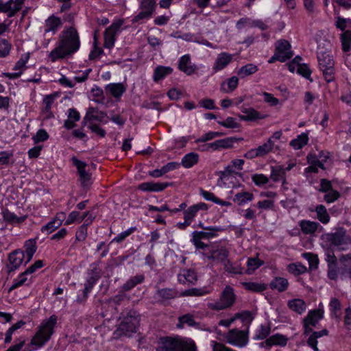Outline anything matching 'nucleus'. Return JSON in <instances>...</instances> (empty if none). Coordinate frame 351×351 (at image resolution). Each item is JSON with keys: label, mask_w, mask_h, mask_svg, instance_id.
I'll list each match as a JSON object with an SVG mask.
<instances>
[{"label": "nucleus", "mask_w": 351, "mask_h": 351, "mask_svg": "<svg viewBox=\"0 0 351 351\" xmlns=\"http://www.w3.org/2000/svg\"><path fill=\"white\" fill-rule=\"evenodd\" d=\"M58 96V93H53L52 94L46 95L43 99V104H45L44 111L47 113L51 114V108L55 99Z\"/></svg>", "instance_id": "3c124183"}, {"label": "nucleus", "mask_w": 351, "mask_h": 351, "mask_svg": "<svg viewBox=\"0 0 351 351\" xmlns=\"http://www.w3.org/2000/svg\"><path fill=\"white\" fill-rule=\"evenodd\" d=\"M218 123L227 128H238L239 124L236 122V120L233 117H228L225 121H218Z\"/></svg>", "instance_id": "0e129e2a"}, {"label": "nucleus", "mask_w": 351, "mask_h": 351, "mask_svg": "<svg viewBox=\"0 0 351 351\" xmlns=\"http://www.w3.org/2000/svg\"><path fill=\"white\" fill-rule=\"evenodd\" d=\"M62 25V23L61 19L52 15L45 21L44 32L45 34L51 32L52 34H55Z\"/></svg>", "instance_id": "aec40b11"}, {"label": "nucleus", "mask_w": 351, "mask_h": 351, "mask_svg": "<svg viewBox=\"0 0 351 351\" xmlns=\"http://www.w3.org/2000/svg\"><path fill=\"white\" fill-rule=\"evenodd\" d=\"M156 8V0H141L140 3V9L141 11L134 17L133 23L139 20L149 19L152 16Z\"/></svg>", "instance_id": "f8f14e48"}, {"label": "nucleus", "mask_w": 351, "mask_h": 351, "mask_svg": "<svg viewBox=\"0 0 351 351\" xmlns=\"http://www.w3.org/2000/svg\"><path fill=\"white\" fill-rule=\"evenodd\" d=\"M73 164L76 167L77 172L80 175V179L83 186L88 185V182L90 179V175L86 171L87 164L83 161L78 160L75 156L71 158Z\"/></svg>", "instance_id": "2eb2a0df"}, {"label": "nucleus", "mask_w": 351, "mask_h": 351, "mask_svg": "<svg viewBox=\"0 0 351 351\" xmlns=\"http://www.w3.org/2000/svg\"><path fill=\"white\" fill-rule=\"evenodd\" d=\"M274 148V141L271 138H269L268 141L262 145L258 146L256 148L258 155L259 157H263L271 152Z\"/></svg>", "instance_id": "a18cd8bd"}, {"label": "nucleus", "mask_w": 351, "mask_h": 351, "mask_svg": "<svg viewBox=\"0 0 351 351\" xmlns=\"http://www.w3.org/2000/svg\"><path fill=\"white\" fill-rule=\"evenodd\" d=\"M106 117V113L102 111H99L97 108L90 107L88 108L86 111V114L84 118L82 121L83 125H85L86 121L95 120L99 122H104L106 123V121H104L105 117Z\"/></svg>", "instance_id": "6ab92c4d"}, {"label": "nucleus", "mask_w": 351, "mask_h": 351, "mask_svg": "<svg viewBox=\"0 0 351 351\" xmlns=\"http://www.w3.org/2000/svg\"><path fill=\"white\" fill-rule=\"evenodd\" d=\"M3 219L10 223H20L26 219L25 216L17 217L14 213L10 212L8 209H5L2 212Z\"/></svg>", "instance_id": "4c0bfd02"}, {"label": "nucleus", "mask_w": 351, "mask_h": 351, "mask_svg": "<svg viewBox=\"0 0 351 351\" xmlns=\"http://www.w3.org/2000/svg\"><path fill=\"white\" fill-rule=\"evenodd\" d=\"M328 331L326 329H323L320 331L313 332L307 340L308 346L311 347L314 351H319V349L317 348V338H319L324 335H328Z\"/></svg>", "instance_id": "473e14b6"}, {"label": "nucleus", "mask_w": 351, "mask_h": 351, "mask_svg": "<svg viewBox=\"0 0 351 351\" xmlns=\"http://www.w3.org/2000/svg\"><path fill=\"white\" fill-rule=\"evenodd\" d=\"M351 21L350 19H344L340 16L337 17L335 26L337 29H339L342 32H345L346 28L348 27V23H350Z\"/></svg>", "instance_id": "774afa93"}, {"label": "nucleus", "mask_w": 351, "mask_h": 351, "mask_svg": "<svg viewBox=\"0 0 351 351\" xmlns=\"http://www.w3.org/2000/svg\"><path fill=\"white\" fill-rule=\"evenodd\" d=\"M25 253L27 255V261H25V264L29 263L32 257L36 251V241L33 239L28 240L25 242Z\"/></svg>", "instance_id": "09e8293b"}, {"label": "nucleus", "mask_w": 351, "mask_h": 351, "mask_svg": "<svg viewBox=\"0 0 351 351\" xmlns=\"http://www.w3.org/2000/svg\"><path fill=\"white\" fill-rule=\"evenodd\" d=\"M254 199V195L252 193L241 191L237 193L233 197L234 202L238 205L241 206L248 202L252 201Z\"/></svg>", "instance_id": "e433bc0d"}, {"label": "nucleus", "mask_w": 351, "mask_h": 351, "mask_svg": "<svg viewBox=\"0 0 351 351\" xmlns=\"http://www.w3.org/2000/svg\"><path fill=\"white\" fill-rule=\"evenodd\" d=\"M24 258L25 254L21 250H15L10 253L8 258L9 263L6 265L8 271L10 273L18 269L22 264Z\"/></svg>", "instance_id": "4468645a"}, {"label": "nucleus", "mask_w": 351, "mask_h": 351, "mask_svg": "<svg viewBox=\"0 0 351 351\" xmlns=\"http://www.w3.org/2000/svg\"><path fill=\"white\" fill-rule=\"evenodd\" d=\"M173 69L169 66H158L154 72L153 79L154 81L158 82L162 80L167 75L171 74Z\"/></svg>", "instance_id": "c9c22d12"}, {"label": "nucleus", "mask_w": 351, "mask_h": 351, "mask_svg": "<svg viewBox=\"0 0 351 351\" xmlns=\"http://www.w3.org/2000/svg\"><path fill=\"white\" fill-rule=\"evenodd\" d=\"M287 306L291 311L298 314H302L306 308V302L299 298L289 300Z\"/></svg>", "instance_id": "2f4dec72"}, {"label": "nucleus", "mask_w": 351, "mask_h": 351, "mask_svg": "<svg viewBox=\"0 0 351 351\" xmlns=\"http://www.w3.org/2000/svg\"><path fill=\"white\" fill-rule=\"evenodd\" d=\"M293 56L291 51V45L286 40H280L277 42L275 49V58L284 62Z\"/></svg>", "instance_id": "9b49d317"}, {"label": "nucleus", "mask_w": 351, "mask_h": 351, "mask_svg": "<svg viewBox=\"0 0 351 351\" xmlns=\"http://www.w3.org/2000/svg\"><path fill=\"white\" fill-rule=\"evenodd\" d=\"M80 42L77 30L70 27L62 32L58 46L53 49L49 58L54 62L59 59H62L67 56L76 52L80 47Z\"/></svg>", "instance_id": "f257e3e1"}, {"label": "nucleus", "mask_w": 351, "mask_h": 351, "mask_svg": "<svg viewBox=\"0 0 351 351\" xmlns=\"http://www.w3.org/2000/svg\"><path fill=\"white\" fill-rule=\"evenodd\" d=\"M323 311L321 309H315L310 311L308 315L304 317L303 322H305L306 324L316 326L319 320L323 318Z\"/></svg>", "instance_id": "bb28decb"}, {"label": "nucleus", "mask_w": 351, "mask_h": 351, "mask_svg": "<svg viewBox=\"0 0 351 351\" xmlns=\"http://www.w3.org/2000/svg\"><path fill=\"white\" fill-rule=\"evenodd\" d=\"M242 138L228 137L223 139L219 140V146L221 149L231 148L234 143L242 141Z\"/></svg>", "instance_id": "603ef678"}, {"label": "nucleus", "mask_w": 351, "mask_h": 351, "mask_svg": "<svg viewBox=\"0 0 351 351\" xmlns=\"http://www.w3.org/2000/svg\"><path fill=\"white\" fill-rule=\"evenodd\" d=\"M317 60L325 80L327 82H332L335 80V62L332 56L328 52L318 53Z\"/></svg>", "instance_id": "423d86ee"}, {"label": "nucleus", "mask_w": 351, "mask_h": 351, "mask_svg": "<svg viewBox=\"0 0 351 351\" xmlns=\"http://www.w3.org/2000/svg\"><path fill=\"white\" fill-rule=\"evenodd\" d=\"M303 256L308 260L310 267L317 268L319 259L316 254L311 253H304L303 254Z\"/></svg>", "instance_id": "e2e57ef3"}, {"label": "nucleus", "mask_w": 351, "mask_h": 351, "mask_svg": "<svg viewBox=\"0 0 351 351\" xmlns=\"http://www.w3.org/2000/svg\"><path fill=\"white\" fill-rule=\"evenodd\" d=\"M232 60V56L231 54L223 52L219 54L215 62L213 65V69L215 72L222 70L226 67Z\"/></svg>", "instance_id": "5701e85b"}, {"label": "nucleus", "mask_w": 351, "mask_h": 351, "mask_svg": "<svg viewBox=\"0 0 351 351\" xmlns=\"http://www.w3.org/2000/svg\"><path fill=\"white\" fill-rule=\"evenodd\" d=\"M125 298L124 294H118L115 295L113 298L110 299L107 302H106V306L112 308L111 314H116L117 313V305L119 304V302L123 300Z\"/></svg>", "instance_id": "8fccbe9b"}, {"label": "nucleus", "mask_w": 351, "mask_h": 351, "mask_svg": "<svg viewBox=\"0 0 351 351\" xmlns=\"http://www.w3.org/2000/svg\"><path fill=\"white\" fill-rule=\"evenodd\" d=\"M11 45L3 38H0V57H5L10 53Z\"/></svg>", "instance_id": "13d9d810"}, {"label": "nucleus", "mask_w": 351, "mask_h": 351, "mask_svg": "<svg viewBox=\"0 0 351 351\" xmlns=\"http://www.w3.org/2000/svg\"><path fill=\"white\" fill-rule=\"evenodd\" d=\"M126 88L122 83L110 84L106 86V91L115 98H119L125 92Z\"/></svg>", "instance_id": "7c9ffc66"}, {"label": "nucleus", "mask_w": 351, "mask_h": 351, "mask_svg": "<svg viewBox=\"0 0 351 351\" xmlns=\"http://www.w3.org/2000/svg\"><path fill=\"white\" fill-rule=\"evenodd\" d=\"M101 278L99 270L95 267L88 272V277L84 284L82 297H78L76 300L77 302L82 303L86 301L88 293L92 290L97 280Z\"/></svg>", "instance_id": "1a4fd4ad"}, {"label": "nucleus", "mask_w": 351, "mask_h": 351, "mask_svg": "<svg viewBox=\"0 0 351 351\" xmlns=\"http://www.w3.org/2000/svg\"><path fill=\"white\" fill-rule=\"evenodd\" d=\"M270 332L271 328L269 325H261L255 335V339H264L270 334Z\"/></svg>", "instance_id": "4d7b16f0"}, {"label": "nucleus", "mask_w": 351, "mask_h": 351, "mask_svg": "<svg viewBox=\"0 0 351 351\" xmlns=\"http://www.w3.org/2000/svg\"><path fill=\"white\" fill-rule=\"evenodd\" d=\"M207 209L208 206L205 203L200 202L194 204L184 211V219H188L192 223L199 210H206Z\"/></svg>", "instance_id": "393cba45"}, {"label": "nucleus", "mask_w": 351, "mask_h": 351, "mask_svg": "<svg viewBox=\"0 0 351 351\" xmlns=\"http://www.w3.org/2000/svg\"><path fill=\"white\" fill-rule=\"evenodd\" d=\"M144 279L145 277L142 274L132 277L122 285L120 292H125L131 290L137 285L142 283L144 281Z\"/></svg>", "instance_id": "72a5a7b5"}, {"label": "nucleus", "mask_w": 351, "mask_h": 351, "mask_svg": "<svg viewBox=\"0 0 351 351\" xmlns=\"http://www.w3.org/2000/svg\"><path fill=\"white\" fill-rule=\"evenodd\" d=\"M325 260L328 265V278L331 280L337 281L338 279V259L335 255L333 249L330 248L326 251Z\"/></svg>", "instance_id": "9d476101"}, {"label": "nucleus", "mask_w": 351, "mask_h": 351, "mask_svg": "<svg viewBox=\"0 0 351 351\" xmlns=\"http://www.w3.org/2000/svg\"><path fill=\"white\" fill-rule=\"evenodd\" d=\"M157 295L163 301L173 299L178 295V293L176 290L170 288H165L158 289L157 291Z\"/></svg>", "instance_id": "79ce46f5"}, {"label": "nucleus", "mask_w": 351, "mask_h": 351, "mask_svg": "<svg viewBox=\"0 0 351 351\" xmlns=\"http://www.w3.org/2000/svg\"><path fill=\"white\" fill-rule=\"evenodd\" d=\"M263 264V261L259 260L258 258H250L247 260V269L245 273L247 274H252L256 269Z\"/></svg>", "instance_id": "49530a36"}, {"label": "nucleus", "mask_w": 351, "mask_h": 351, "mask_svg": "<svg viewBox=\"0 0 351 351\" xmlns=\"http://www.w3.org/2000/svg\"><path fill=\"white\" fill-rule=\"evenodd\" d=\"M340 197L339 193L334 190L333 189L326 193V195L324 197V199L327 203H332L337 200Z\"/></svg>", "instance_id": "680f3d73"}, {"label": "nucleus", "mask_w": 351, "mask_h": 351, "mask_svg": "<svg viewBox=\"0 0 351 351\" xmlns=\"http://www.w3.org/2000/svg\"><path fill=\"white\" fill-rule=\"evenodd\" d=\"M199 155L195 152H191L185 155L182 159V165L185 168H190L198 162Z\"/></svg>", "instance_id": "a19ab883"}, {"label": "nucleus", "mask_w": 351, "mask_h": 351, "mask_svg": "<svg viewBox=\"0 0 351 351\" xmlns=\"http://www.w3.org/2000/svg\"><path fill=\"white\" fill-rule=\"evenodd\" d=\"M242 285L245 289L253 292H262L267 289V285L264 283H257L254 282H243Z\"/></svg>", "instance_id": "37998d69"}, {"label": "nucleus", "mask_w": 351, "mask_h": 351, "mask_svg": "<svg viewBox=\"0 0 351 351\" xmlns=\"http://www.w3.org/2000/svg\"><path fill=\"white\" fill-rule=\"evenodd\" d=\"M156 351H197V346L191 339L164 337L159 339Z\"/></svg>", "instance_id": "f03ea898"}, {"label": "nucleus", "mask_w": 351, "mask_h": 351, "mask_svg": "<svg viewBox=\"0 0 351 351\" xmlns=\"http://www.w3.org/2000/svg\"><path fill=\"white\" fill-rule=\"evenodd\" d=\"M238 83H239L238 77L236 76H232V77L229 78L227 80L228 89H226L224 87V84H223L221 85V90L225 93H231L234 89H236V88L238 86Z\"/></svg>", "instance_id": "864d4df0"}, {"label": "nucleus", "mask_w": 351, "mask_h": 351, "mask_svg": "<svg viewBox=\"0 0 351 351\" xmlns=\"http://www.w3.org/2000/svg\"><path fill=\"white\" fill-rule=\"evenodd\" d=\"M207 293V291L202 289L193 288L186 290L181 295L183 296H201Z\"/></svg>", "instance_id": "052dcab7"}, {"label": "nucleus", "mask_w": 351, "mask_h": 351, "mask_svg": "<svg viewBox=\"0 0 351 351\" xmlns=\"http://www.w3.org/2000/svg\"><path fill=\"white\" fill-rule=\"evenodd\" d=\"M56 323L57 317L54 315H51L48 319L44 320L27 346L30 347V346H35L38 348L43 346L53 335V328Z\"/></svg>", "instance_id": "20e7f679"}, {"label": "nucleus", "mask_w": 351, "mask_h": 351, "mask_svg": "<svg viewBox=\"0 0 351 351\" xmlns=\"http://www.w3.org/2000/svg\"><path fill=\"white\" fill-rule=\"evenodd\" d=\"M299 226L300 227L302 232L305 234H313L318 230L319 228H320V230L323 229L319 223L305 219L301 220L299 222Z\"/></svg>", "instance_id": "b1692460"}, {"label": "nucleus", "mask_w": 351, "mask_h": 351, "mask_svg": "<svg viewBox=\"0 0 351 351\" xmlns=\"http://www.w3.org/2000/svg\"><path fill=\"white\" fill-rule=\"evenodd\" d=\"M197 280L196 273L191 269L184 270L182 274H180L178 276V280L182 284L189 283L193 285L196 282Z\"/></svg>", "instance_id": "c85d7f7f"}, {"label": "nucleus", "mask_w": 351, "mask_h": 351, "mask_svg": "<svg viewBox=\"0 0 351 351\" xmlns=\"http://www.w3.org/2000/svg\"><path fill=\"white\" fill-rule=\"evenodd\" d=\"M171 185H172V183L169 182H147L139 184L138 186V189L143 191L158 192L163 191L167 186Z\"/></svg>", "instance_id": "f3484780"}, {"label": "nucleus", "mask_w": 351, "mask_h": 351, "mask_svg": "<svg viewBox=\"0 0 351 351\" xmlns=\"http://www.w3.org/2000/svg\"><path fill=\"white\" fill-rule=\"evenodd\" d=\"M29 58V53L23 54L14 67V70L19 71L13 73H7L6 75L10 78H17L20 77L22 74V69L25 67Z\"/></svg>", "instance_id": "c756f323"}, {"label": "nucleus", "mask_w": 351, "mask_h": 351, "mask_svg": "<svg viewBox=\"0 0 351 351\" xmlns=\"http://www.w3.org/2000/svg\"><path fill=\"white\" fill-rule=\"evenodd\" d=\"M322 237L330 243L331 249L343 252L351 248V237L343 227H339L334 232L325 234Z\"/></svg>", "instance_id": "7ed1b4c3"}, {"label": "nucleus", "mask_w": 351, "mask_h": 351, "mask_svg": "<svg viewBox=\"0 0 351 351\" xmlns=\"http://www.w3.org/2000/svg\"><path fill=\"white\" fill-rule=\"evenodd\" d=\"M223 230V228L217 226H208L206 228L207 232L194 231L192 232V236L197 237L200 239H208L217 236V232L222 231Z\"/></svg>", "instance_id": "a878e982"}, {"label": "nucleus", "mask_w": 351, "mask_h": 351, "mask_svg": "<svg viewBox=\"0 0 351 351\" xmlns=\"http://www.w3.org/2000/svg\"><path fill=\"white\" fill-rule=\"evenodd\" d=\"M287 339L280 334H276L267 339L265 341L259 343V346L261 348H270L272 346L278 345L285 346L287 344Z\"/></svg>", "instance_id": "4be33fe9"}, {"label": "nucleus", "mask_w": 351, "mask_h": 351, "mask_svg": "<svg viewBox=\"0 0 351 351\" xmlns=\"http://www.w3.org/2000/svg\"><path fill=\"white\" fill-rule=\"evenodd\" d=\"M234 302L235 295L233 289L226 286L221 293L219 300L210 304L209 306L213 310L220 311L232 306Z\"/></svg>", "instance_id": "0eeeda50"}, {"label": "nucleus", "mask_w": 351, "mask_h": 351, "mask_svg": "<svg viewBox=\"0 0 351 351\" xmlns=\"http://www.w3.org/2000/svg\"><path fill=\"white\" fill-rule=\"evenodd\" d=\"M270 287L271 289H276L279 292L286 291L289 286L287 279L282 277H276L271 282Z\"/></svg>", "instance_id": "f704fd0d"}, {"label": "nucleus", "mask_w": 351, "mask_h": 351, "mask_svg": "<svg viewBox=\"0 0 351 351\" xmlns=\"http://www.w3.org/2000/svg\"><path fill=\"white\" fill-rule=\"evenodd\" d=\"M229 256L228 250L225 247L209 249L206 256L208 259L224 263Z\"/></svg>", "instance_id": "dca6fc26"}, {"label": "nucleus", "mask_w": 351, "mask_h": 351, "mask_svg": "<svg viewBox=\"0 0 351 351\" xmlns=\"http://www.w3.org/2000/svg\"><path fill=\"white\" fill-rule=\"evenodd\" d=\"M32 138L35 143H38L47 140L49 138V134L45 130L40 129Z\"/></svg>", "instance_id": "338daca9"}, {"label": "nucleus", "mask_w": 351, "mask_h": 351, "mask_svg": "<svg viewBox=\"0 0 351 351\" xmlns=\"http://www.w3.org/2000/svg\"><path fill=\"white\" fill-rule=\"evenodd\" d=\"M224 269L226 271L234 274H243V268L239 266H234V265L229 261L227 260L224 263Z\"/></svg>", "instance_id": "5fc2aeb1"}, {"label": "nucleus", "mask_w": 351, "mask_h": 351, "mask_svg": "<svg viewBox=\"0 0 351 351\" xmlns=\"http://www.w3.org/2000/svg\"><path fill=\"white\" fill-rule=\"evenodd\" d=\"M122 316L123 321L115 332L118 336L130 337L136 332L140 322L139 314L134 310H127L122 313Z\"/></svg>", "instance_id": "39448f33"}, {"label": "nucleus", "mask_w": 351, "mask_h": 351, "mask_svg": "<svg viewBox=\"0 0 351 351\" xmlns=\"http://www.w3.org/2000/svg\"><path fill=\"white\" fill-rule=\"evenodd\" d=\"M226 339L228 343L240 348L245 346L248 343L247 332L237 328L230 330Z\"/></svg>", "instance_id": "6e6552de"}, {"label": "nucleus", "mask_w": 351, "mask_h": 351, "mask_svg": "<svg viewBox=\"0 0 351 351\" xmlns=\"http://www.w3.org/2000/svg\"><path fill=\"white\" fill-rule=\"evenodd\" d=\"M258 71V67L254 64H247L241 67L238 71V75L244 78L247 76L255 73Z\"/></svg>", "instance_id": "c03bdc74"}, {"label": "nucleus", "mask_w": 351, "mask_h": 351, "mask_svg": "<svg viewBox=\"0 0 351 351\" xmlns=\"http://www.w3.org/2000/svg\"><path fill=\"white\" fill-rule=\"evenodd\" d=\"M342 49L343 51H349L351 48V30H346L340 36Z\"/></svg>", "instance_id": "de8ad7c7"}, {"label": "nucleus", "mask_w": 351, "mask_h": 351, "mask_svg": "<svg viewBox=\"0 0 351 351\" xmlns=\"http://www.w3.org/2000/svg\"><path fill=\"white\" fill-rule=\"evenodd\" d=\"M121 25L118 23H112L104 33V47L106 48H112L115 42V34L119 29Z\"/></svg>", "instance_id": "a211bd4d"}, {"label": "nucleus", "mask_w": 351, "mask_h": 351, "mask_svg": "<svg viewBox=\"0 0 351 351\" xmlns=\"http://www.w3.org/2000/svg\"><path fill=\"white\" fill-rule=\"evenodd\" d=\"M252 180L256 186H262L269 182V179L263 174H254L252 176Z\"/></svg>", "instance_id": "69168bd1"}, {"label": "nucleus", "mask_w": 351, "mask_h": 351, "mask_svg": "<svg viewBox=\"0 0 351 351\" xmlns=\"http://www.w3.org/2000/svg\"><path fill=\"white\" fill-rule=\"evenodd\" d=\"M308 141V134L306 133H302L295 139H293L290 142V145L295 149H300L304 146L307 145Z\"/></svg>", "instance_id": "ea45409f"}, {"label": "nucleus", "mask_w": 351, "mask_h": 351, "mask_svg": "<svg viewBox=\"0 0 351 351\" xmlns=\"http://www.w3.org/2000/svg\"><path fill=\"white\" fill-rule=\"evenodd\" d=\"M340 266L338 267V277L341 279L348 277L351 279V254H342L339 256Z\"/></svg>", "instance_id": "ddd939ff"}, {"label": "nucleus", "mask_w": 351, "mask_h": 351, "mask_svg": "<svg viewBox=\"0 0 351 351\" xmlns=\"http://www.w3.org/2000/svg\"><path fill=\"white\" fill-rule=\"evenodd\" d=\"M315 211L317 213V218L320 222L326 224L330 221V215L324 205L320 204L317 206Z\"/></svg>", "instance_id": "58836bf2"}, {"label": "nucleus", "mask_w": 351, "mask_h": 351, "mask_svg": "<svg viewBox=\"0 0 351 351\" xmlns=\"http://www.w3.org/2000/svg\"><path fill=\"white\" fill-rule=\"evenodd\" d=\"M178 69L186 75H191L195 73L197 66L191 64L189 55H184L182 56L179 60Z\"/></svg>", "instance_id": "412c9836"}, {"label": "nucleus", "mask_w": 351, "mask_h": 351, "mask_svg": "<svg viewBox=\"0 0 351 351\" xmlns=\"http://www.w3.org/2000/svg\"><path fill=\"white\" fill-rule=\"evenodd\" d=\"M288 268L289 272L296 276L304 274L307 271L306 267L301 263L289 264Z\"/></svg>", "instance_id": "6e6d98bb"}, {"label": "nucleus", "mask_w": 351, "mask_h": 351, "mask_svg": "<svg viewBox=\"0 0 351 351\" xmlns=\"http://www.w3.org/2000/svg\"><path fill=\"white\" fill-rule=\"evenodd\" d=\"M242 112L245 115H239V118L243 121H255L257 119H263L267 117V114L261 115L259 112L254 108H244Z\"/></svg>", "instance_id": "cd10ccee"}, {"label": "nucleus", "mask_w": 351, "mask_h": 351, "mask_svg": "<svg viewBox=\"0 0 351 351\" xmlns=\"http://www.w3.org/2000/svg\"><path fill=\"white\" fill-rule=\"evenodd\" d=\"M88 223L82 224L77 230L75 239L77 241H82L85 240L87 236V226Z\"/></svg>", "instance_id": "bf43d9fd"}]
</instances>
